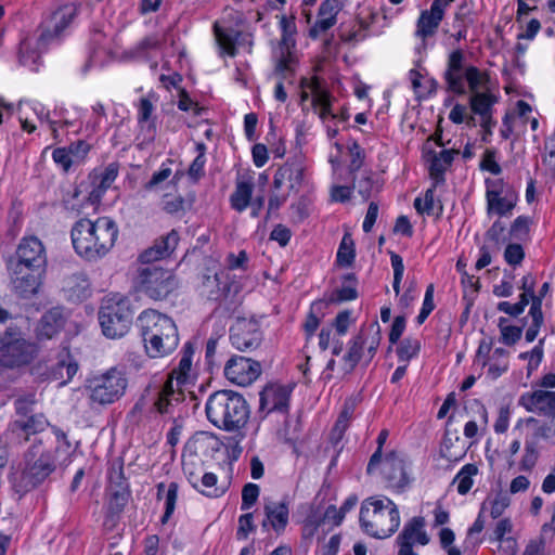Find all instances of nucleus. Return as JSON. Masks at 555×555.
Returning a JSON list of instances; mask_svg holds the SVG:
<instances>
[{
  "mask_svg": "<svg viewBox=\"0 0 555 555\" xmlns=\"http://www.w3.org/2000/svg\"><path fill=\"white\" fill-rule=\"evenodd\" d=\"M359 521L366 534L385 539L398 529L400 515L397 505L390 499L371 496L361 504Z\"/></svg>",
  "mask_w": 555,
  "mask_h": 555,
  "instance_id": "nucleus-4",
  "label": "nucleus"
},
{
  "mask_svg": "<svg viewBox=\"0 0 555 555\" xmlns=\"http://www.w3.org/2000/svg\"><path fill=\"white\" fill-rule=\"evenodd\" d=\"M49 426L50 423L43 413L17 417L9 424L5 437L11 435L22 444L28 442L31 436L43 433Z\"/></svg>",
  "mask_w": 555,
  "mask_h": 555,
  "instance_id": "nucleus-15",
  "label": "nucleus"
},
{
  "mask_svg": "<svg viewBox=\"0 0 555 555\" xmlns=\"http://www.w3.org/2000/svg\"><path fill=\"white\" fill-rule=\"evenodd\" d=\"M260 489L256 483H247L242 490V505L241 509H249L257 501Z\"/></svg>",
  "mask_w": 555,
  "mask_h": 555,
  "instance_id": "nucleus-59",
  "label": "nucleus"
},
{
  "mask_svg": "<svg viewBox=\"0 0 555 555\" xmlns=\"http://www.w3.org/2000/svg\"><path fill=\"white\" fill-rule=\"evenodd\" d=\"M424 527L425 519L421 516L413 517L404 525L402 531L397 537L398 555H417L413 551V545L415 543L426 545L429 542Z\"/></svg>",
  "mask_w": 555,
  "mask_h": 555,
  "instance_id": "nucleus-17",
  "label": "nucleus"
},
{
  "mask_svg": "<svg viewBox=\"0 0 555 555\" xmlns=\"http://www.w3.org/2000/svg\"><path fill=\"white\" fill-rule=\"evenodd\" d=\"M142 340L151 358H158L172 352L179 344L175 322L156 310L143 311L138 318Z\"/></svg>",
  "mask_w": 555,
  "mask_h": 555,
  "instance_id": "nucleus-3",
  "label": "nucleus"
},
{
  "mask_svg": "<svg viewBox=\"0 0 555 555\" xmlns=\"http://www.w3.org/2000/svg\"><path fill=\"white\" fill-rule=\"evenodd\" d=\"M264 515L271 521V528L281 533L288 524L289 508L286 502H268L263 506Z\"/></svg>",
  "mask_w": 555,
  "mask_h": 555,
  "instance_id": "nucleus-34",
  "label": "nucleus"
},
{
  "mask_svg": "<svg viewBox=\"0 0 555 555\" xmlns=\"http://www.w3.org/2000/svg\"><path fill=\"white\" fill-rule=\"evenodd\" d=\"M454 442H460V437L455 436L452 438L447 431L440 448V454L442 457L449 461H459L465 455V450L463 447L457 452L452 450Z\"/></svg>",
  "mask_w": 555,
  "mask_h": 555,
  "instance_id": "nucleus-52",
  "label": "nucleus"
},
{
  "mask_svg": "<svg viewBox=\"0 0 555 555\" xmlns=\"http://www.w3.org/2000/svg\"><path fill=\"white\" fill-rule=\"evenodd\" d=\"M249 416L246 400L232 390H219L210 395V423L225 430L245 425Z\"/></svg>",
  "mask_w": 555,
  "mask_h": 555,
  "instance_id": "nucleus-5",
  "label": "nucleus"
},
{
  "mask_svg": "<svg viewBox=\"0 0 555 555\" xmlns=\"http://www.w3.org/2000/svg\"><path fill=\"white\" fill-rule=\"evenodd\" d=\"M109 494V502L104 525L113 528L117 524L119 515L122 513L129 501L130 491L129 489H122L120 492L112 491Z\"/></svg>",
  "mask_w": 555,
  "mask_h": 555,
  "instance_id": "nucleus-35",
  "label": "nucleus"
},
{
  "mask_svg": "<svg viewBox=\"0 0 555 555\" xmlns=\"http://www.w3.org/2000/svg\"><path fill=\"white\" fill-rule=\"evenodd\" d=\"M323 305L322 301H315L310 307V311L304 323V330L308 337H311L320 325L321 317L319 313H321Z\"/></svg>",
  "mask_w": 555,
  "mask_h": 555,
  "instance_id": "nucleus-50",
  "label": "nucleus"
},
{
  "mask_svg": "<svg viewBox=\"0 0 555 555\" xmlns=\"http://www.w3.org/2000/svg\"><path fill=\"white\" fill-rule=\"evenodd\" d=\"M76 253L89 260L104 257L114 246L118 236V227L109 217H100L95 221L78 220L70 232Z\"/></svg>",
  "mask_w": 555,
  "mask_h": 555,
  "instance_id": "nucleus-1",
  "label": "nucleus"
},
{
  "mask_svg": "<svg viewBox=\"0 0 555 555\" xmlns=\"http://www.w3.org/2000/svg\"><path fill=\"white\" fill-rule=\"evenodd\" d=\"M230 340L234 348L243 352L258 348L262 341L259 323L254 319L237 318L230 327Z\"/></svg>",
  "mask_w": 555,
  "mask_h": 555,
  "instance_id": "nucleus-13",
  "label": "nucleus"
},
{
  "mask_svg": "<svg viewBox=\"0 0 555 555\" xmlns=\"http://www.w3.org/2000/svg\"><path fill=\"white\" fill-rule=\"evenodd\" d=\"M357 283L358 281L353 273L345 274L343 276L341 286L332 293L330 302H343L356 299L358 297Z\"/></svg>",
  "mask_w": 555,
  "mask_h": 555,
  "instance_id": "nucleus-40",
  "label": "nucleus"
},
{
  "mask_svg": "<svg viewBox=\"0 0 555 555\" xmlns=\"http://www.w3.org/2000/svg\"><path fill=\"white\" fill-rule=\"evenodd\" d=\"M165 499V513L160 519L162 524L165 525L175 512L176 503L178 499V483L170 482L168 487L160 482L157 485V499Z\"/></svg>",
  "mask_w": 555,
  "mask_h": 555,
  "instance_id": "nucleus-38",
  "label": "nucleus"
},
{
  "mask_svg": "<svg viewBox=\"0 0 555 555\" xmlns=\"http://www.w3.org/2000/svg\"><path fill=\"white\" fill-rule=\"evenodd\" d=\"M214 34L220 56L234 57L237 54V39L241 31L225 22L214 23Z\"/></svg>",
  "mask_w": 555,
  "mask_h": 555,
  "instance_id": "nucleus-28",
  "label": "nucleus"
},
{
  "mask_svg": "<svg viewBox=\"0 0 555 555\" xmlns=\"http://www.w3.org/2000/svg\"><path fill=\"white\" fill-rule=\"evenodd\" d=\"M528 304L529 300L527 298V295H520L518 302L511 304L508 301H501L498 304L496 308L499 311L509 314L511 317H518L524 312Z\"/></svg>",
  "mask_w": 555,
  "mask_h": 555,
  "instance_id": "nucleus-57",
  "label": "nucleus"
},
{
  "mask_svg": "<svg viewBox=\"0 0 555 555\" xmlns=\"http://www.w3.org/2000/svg\"><path fill=\"white\" fill-rule=\"evenodd\" d=\"M62 291L68 300L79 302L90 295V283L85 273H74L64 278Z\"/></svg>",
  "mask_w": 555,
  "mask_h": 555,
  "instance_id": "nucleus-31",
  "label": "nucleus"
},
{
  "mask_svg": "<svg viewBox=\"0 0 555 555\" xmlns=\"http://www.w3.org/2000/svg\"><path fill=\"white\" fill-rule=\"evenodd\" d=\"M38 346L22 336H13L0 345V365L7 370H20L29 365L38 356Z\"/></svg>",
  "mask_w": 555,
  "mask_h": 555,
  "instance_id": "nucleus-12",
  "label": "nucleus"
},
{
  "mask_svg": "<svg viewBox=\"0 0 555 555\" xmlns=\"http://www.w3.org/2000/svg\"><path fill=\"white\" fill-rule=\"evenodd\" d=\"M498 99L490 92H475L469 98V106L474 114L489 118L492 115V107Z\"/></svg>",
  "mask_w": 555,
  "mask_h": 555,
  "instance_id": "nucleus-39",
  "label": "nucleus"
},
{
  "mask_svg": "<svg viewBox=\"0 0 555 555\" xmlns=\"http://www.w3.org/2000/svg\"><path fill=\"white\" fill-rule=\"evenodd\" d=\"M127 387L126 372L117 366L89 376L85 384L90 402L101 406L118 401L125 395Z\"/></svg>",
  "mask_w": 555,
  "mask_h": 555,
  "instance_id": "nucleus-6",
  "label": "nucleus"
},
{
  "mask_svg": "<svg viewBox=\"0 0 555 555\" xmlns=\"http://www.w3.org/2000/svg\"><path fill=\"white\" fill-rule=\"evenodd\" d=\"M133 311L126 298H106L99 310V322L103 334L108 338L124 336L130 328Z\"/></svg>",
  "mask_w": 555,
  "mask_h": 555,
  "instance_id": "nucleus-8",
  "label": "nucleus"
},
{
  "mask_svg": "<svg viewBox=\"0 0 555 555\" xmlns=\"http://www.w3.org/2000/svg\"><path fill=\"white\" fill-rule=\"evenodd\" d=\"M17 261L11 266L44 268L47 256L44 247L36 236L24 237L16 249Z\"/></svg>",
  "mask_w": 555,
  "mask_h": 555,
  "instance_id": "nucleus-20",
  "label": "nucleus"
},
{
  "mask_svg": "<svg viewBox=\"0 0 555 555\" xmlns=\"http://www.w3.org/2000/svg\"><path fill=\"white\" fill-rule=\"evenodd\" d=\"M116 176H86L76 186L75 196H82V199L90 204H99L103 194L112 186Z\"/></svg>",
  "mask_w": 555,
  "mask_h": 555,
  "instance_id": "nucleus-23",
  "label": "nucleus"
},
{
  "mask_svg": "<svg viewBox=\"0 0 555 555\" xmlns=\"http://www.w3.org/2000/svg\"><path fill=\"white\" fill-rule=\"evenodd\" d=\"M356 257L354 243L350 234L346 233L343 236L338 251L337 262L340 266L349 267L352 264Z\"/></svg>",
  "mask_w": 555,
  "mask_h": 555,
  "instance_id": "nucleus-46",
  "label": "nucleus"
},
{
  "mask_svg": "<svg viewBox=\"0 0 555 555\" xmlns=\"http://www.w3.org/2000/svg\"><path fill=\"white\" fill-rule=\"evenodd\" d=\"M56 469V457L43 447L41 439H35L24 452L20 466L12 472L10 481L16 493L25 494L37 487Z\"/></svg>",
  "mask_w": 555,
  "mask_h": 555,
  "instance_id": "nucleus-2",
  "label": "nucleus"
},
{
  "mask_svg": "<svg viewBox=\"0 0 555 555\" xmlns=\"http://www.w3.org/2000/svg\"><path fill=\"white\" fill-rule=\"evenodd\" d=\"M465 54L462 49L453 50L447 61V67L443 73L446 90L456 95H464L466 88L464 83Z\"/></svg>",
  "mask_w": 555,
  "mask_h": 555,
  "instance_id": "nucleus-16",
  "label": "nucleus"
},
{
  "mask_svg": "<svg viewBox=\"0 0 555 555\" xmlns=\"http://www.w3.org/2000/svg\"><path fill=\"white\" fill-rule=\"evenodd\" d=\"M367 338L369 337H365V333L360 331V333L350 340L349 349L343 358L345 362V371L347 373L352 372L360 362Z\"/></svg>",
  "mask_w": 555,
  "mask_h": 555,
  "instance_id": "nucleus-37",
  "label": "nucleus"
},
{
  "mask_svg": "<svg viewBox=\"0 0 555 555\" xmlns=\"http://www.w3.org/2000/svg\"><path fill=\"white\" fill-rule=\"evenodd\" d=\"M291 390L283 386H269L260 392V410L286 414L289 408Z\"/></svg>",
  "mask_w": 555,
  "mask_h": 555,
  "instance_id": "nucleus-26",
  "label": "nucleus"
},
{
  "mask_svg": "<svg viewBox=\"0 0 555 555\" xmlns=\"http://www.w3.org/2000/svg\"><path fill=\"white\" fill-rule=\"evenodd\" d=\"M37 402V393L35 391H26L17 395L13 401L16 416L23 417L35 414L34 408Z\"/></svg>",
  "mask_w": 555,
  "mask_h": 555,
  "instance_id": "nucleus-42",
  "label": "nucleus"
},
{
  "mask_svg": "<svg viewBox=\"0 0 555 555\" xmlns=\"http://www.w3.org/2000/svg\"><path fill=\"white\" fill-rule=\"evenodd\" d=\"M487 212L489 216H511L518 202L515 186L500 176L486 179Z\"/></svg>",
  "mask_w": 555,
  "mask_h": 555,
  "instance_id": "nucleus-10",
  "label": "nucleus"
},
{
  "mask_svg": "<svg viewBox=\"0 0 555 555\" xmlns=\"http://www.w3.org/2000/svg\"><path fill=\"white\" fill-rule=\"evenodd\" d=\"M216 301L218 305L215 307L212 315L220 320L230 318L240 306L237 287L225 282L223 284L222 293L216 297Z\"/></svg>",
  "mask_w": 555,
  "mask_h": 555,
  "instance_id": "nucleus-32",
  "label": "nucleus"
},
{
  "mask_svg": "<svg viewBox=\"0 0 555 555\" xmlns=\"http://www.w3.org/2000/svg\"><path fill=\"white\" fill-rule=\"evenodd\" d=\"M474 156L473 145L467 143L463 152L454 147L442 149L439 153L433 152L430 158L429 173H444L453 163H466Z\"/></svg>",
  "mask_w": 555,
  "mask_h": 555,
  "instance_id": "nucleus-21",
  "label": "nucleus"
},
{
  "mask_svg": "<svg viewBox=\"0 0 555 555\" xmlns=\"http://www.w3.org/2000/svg\"><path fill=\"white\" fill-rule=\"evenodd\" d=\"M350 164L349 170L351 173L359 171L363 165L364 150L357 143L353 142L349 146Z\"/></svg>",
  "mask_w": 555,
  "mask_h": 555,
  "instance_id": "nucleus-61",
  "label": "nucleus"
},
{
  "mask_svg": "<svg viewBox=\"0 0 555 555\" xmlns=\"http://www.w3.org/2000/svg\"><path fill=\"white\" fill-rule=\"evenodd\" d=\"M382 474L390 488L400 490L409 483L405 461L395 451L389 452L383 461Z\"/></svg>",
  "mask_w": 555,
  "mask_h": 555,
  "instance_id": "nucleus-24",
  "label": "nucleus"
},
{
  "mask_svg": "<svg viewBox=\"0 0 555 555\" xmlns=\"http://www.w3.org/2000/svg\"><path fill=\"white\" fill-rule=\"evenodd\" d=\"M90 149H91V145L83 140H78L76 142H73L67 147L70 158L73 160V164L76 165V164L81 163L86 158Z\"/></svg>",
  "mask_w": 555,
  "mask_h": 555,
  "instance_id": "nucleus-58",
  "label": "nucleus"
},
{
  "mask_svg": "<svg viewBox=\"0 0 555 555\" xmlns=\"http://www.w3.org/2000/svg\"><path fill=\"white\" fill-rule=\"evenodd\" d=\"M525 257V251L519 244H508L504 251V258L511 266L519 264Z\"/></svg>",
  "mask_w": 555,
  "mask_h": 555,
  "instance_id": "nucleus-63",
  "label": "nucleus"
},
{
  "mask_svg": "<svg viewBox=\"0 0 555 555\" xmlns=\"http://www.w3.org/2000/svg\"><path fill=\"white\" fill-rule=\"evenodd\" d=\"M11 271L13 289L17 295L28 298L38 292L44 268L11 266Z\"/></svg>",
  "mask_w": 555,
  "mask_h": 555,
  "instance_id": "nucleus-18",
  "label": "nucleus"
},
{
  "mask_svg": "<svg viewBox=\"0 0 555 555\" xmlns=\"http://www.w3.org/2000/svg\"><path fill=\"white\" fill-rule=\"evenodd\" d=\"M529 314L532 318V323L526 332V340L531 343L538 336L539 330L543 324V313L540 310V299H535L530 307Z\"/></svg>",
  "mask_w": 555,
  "mask_h": 555,
  "instance_id": "nucleus-48",
  "label": "nucleus"
},
{
  "mask_svg": "<svg viewBox=\"0 0 555 555\" xmlns=\"http://www.w3.org/2000/svg\"><path fill=\"white\" fill-rule=\"evenodd\" d=\"M542 533L540 537L530 540L521 555H547L546 543Z\"/></svg>",
  "mask_w": 555,
  "mask_h": 555,
  "instance_id": "nucleus-64",
  "label": "nucleus"
},
{
  "mask_svg": "<svg viewBox=\"0 0 555 555\" xmlns=\"http://www.w3.org/2000/svg\"><path fill=\"white\" fill-rule=\"evenodd\" d=\"M519 404L528 412H538L552 418L555 427V391L534 390L520 396Z\"/></svg>",
  "mask_w": 555,
  "mask_h": 555,
  "instance_id": "nucleus-22",
  "label": "nucleus"
},
{
  "mask_svg": "<svg viewBox=\"0 0 555 555\" xmlns=\"http://www.w3.org/2000/svg\"><path fill=\"white\" fill-rule=\"evenodd\" d=\"M341 10L340 0H324L318 11V20L309 29V37L318 39L337 23V14Z\"/></svg>",
  "mask_w": 555,
  "mask_h": 555,
  "instance_id": "nucleus-25",
  "label": "nucleus"
},
{
  "mask_svg": "<svg viewBox=\"0 0 555 555\" xmlns=\"http://www.w3.org/2000/svg\"><path fill=\"white\" fill-rule=\"evenodd\" d=\"M253 190L254 183L249 179H237L230 196L231 207L238 212L244 211L250 205Z\"/></svg>",
  "mask_w": 555,
  "mask_h": 555,
  "instance_id": "nucleus-36",
  "label": "nucleus"
},
{
  "mask_svg": "<svg viewBox=\"0 0 555 555\" xmlns=\"http://www.w3.org/2000/svg\"><path fill=\"white\" fill-rule=\"evenodd\" d=\"M18 334L21 332L12 324L10 313L5 309L0 310V345Z\"/></svg>",
  "mask_w": 555,
  "mask_h": 555,
  "instance_id": "nucleus-49",
  "label": "nucleus"
},
{
  "mask_svg": "<svg viewBox=\"0 0 555 555\" xmlns=\"http://www.w3.org/2000/svg\"><path fill=\"white\" fill-rule=\"evenodd\" d=\"M66 315L64 309L54 307L47 311L38 325L37 334L39 338L50 339L56 335L65 325Z\"/></svg>",
  "mask_w": 555,
  "mask_h": 555,
  "instance_id": "nucleus-33",
  "label": "nucleus"
},
{
  "mask_svg": "<svg viewBox=\"0 0 555 555\" xmlns=\"http://www.w3.org/2000/svg\"><path fill=\"white\" fill-rule=\"evenodd\" d=\"M373 178V176H361V178L353 183V188H358L359 194L364 199H367L373 191H378L382 186L380 181Z\"/></svg>",
  "mask_w": 555,
  "mask_h": 555,
  "instance_id": "nucleus-53",
  "label": "nucleus"
},
{
  "mask_svg": "<svg viewBox=\"0 0 555 555\" xmlns=\"http://www.w3.org/2000/svg\"><path fill=\"white\" fill-rule=\"evenodd\" d=\"M441 5L440 1H434L429 10H425L421 13L416 25V36L425 39L436 33L444 16Z\"/></svg>",
  "mask_w": 555,
  "mask_h": 555,
  "instance_id": "nucleus-30",
  "label": "nucleus"
},
{
  "mask_svg": "<svg viewBox=\"0 0 555 555\" xmlns=\"http://www.w3.org/2000/svg\"><path fill=\"white\" fill-rule=\"evenodd\" d=\"M539 457L538 450L535 448V444L533 442H526L525 446V453L520 462V469L521 470H531Z\"/></svg>",
  "mask_w": 555,
  "mask_h": 555,
  "instance_id": "nucleus-60",
  "label": "nucleus"
},
{
  "mask_svg": "<svg viewBox=\"0 0 555 555\" xmlns=\"http://www.w3.org/2000/svg\"><path fill=\"white\" fill-rule=\"evenodd\" d=\"M420 348L421 343L418 339L408 337L400 343L397 354L401 361L408 362L418 353Z\"/></svg>",
  "mask_w": 555,
  "mask_h": 555,
  "instance_id": "nucleus-51",
  "label": "nucleus"
},
{
  "mask_svg": "<svg viewBox=\"0 0 555 555\" xmlns=\"http://www.w3.org/2000/svg\"><path fill=\"white\" fill-rule=\"evenodd\" d=\"M180 236L176 230L157 238L154 244L140 255L142 263H151L169 257L177 248Z\"/></svg>",
  "mask_w": 555,
  "mask_h": 555,
  "instance_id": "nucleus-27",
  "label": "nucleus"
},
{
  "mask_svg": "<svg viewBox=\"0 0 555 555\" xmlns=\"http://www.w3.org/2000/svg\"><path fill=\"white\" fill-rule=\"evenodd\" d=\"M479 169L482 171H489L490 173H500L501 168L495 159V151L486 150L482 158L479 162Z\"/></svg>",
  "mask_w": 555,
  "mask_h": 555,
  "instance_id": "nucleus-62",
  "label": "nucleus"
},
{
  "mask_svg": "<svg viewBox=\"0 0 555 555\" xmlns=\"http://www.w3.org/2000/svg\"><path fill=\"white\" fill-rule=\"evenodd\" d=\"M225 377L240 386H248L261 374V364L242 356H233L224 366Z\"/></svg>",
  "mask_w": 555,
  "mask_h": 555,
  "instance_id": "nucleus-14",
  "label": "nucleus"
},
{
  "mask_svg": "<svg viewBox=\"0 0 555 555\" xmlns=\"http://www.w3.org/2000/svg\"><path fill=\"white\" fill-rule=\"evenodd\" d=\"M208 457V434L196 433L185 443L182 454L183 470L193 488L206 494L208 488V469L206 460Z\"/></svg>",
  "mask_w": 555,
  "mask_h": 555,
  "instance_id": "nucleus-7",
  "label": "nucleus"
},
{
  "mask_svg": "<svg viewBox=\"0 0 555 555\" xmlns=\"http://www.w3.org/2000/svg\"><path fill=\"white\" fill-rule=\"evenodd\" d=\"M78 8L76 4H65L55 11L50 21L43 26L38 38L40 47L47 46L52 39L61 36L62 31L69 25L76 16Z\"/></svg>",
  "mask_w": 555,
  "mask_h": 555,
  "instance_id": "nucleus-19",
  "label": "nucleus"
},
{
  "mask_svg": "<svg viewBox=\"0 0 555 555\" xmlns=\"http://www.w3.org/2000/svg\"><path fill=\"white\" fill-rule=\"evenodd\" d=\"M531 219L526 216L517 217L511 225L509 234L516 240H524L529 234Z\"/></svg>",
  "mask_w": 555,
  "mask_h": 555,
  "instance_id": "nucleus-56",
  "label": "nucleus"
},
{
  "mask_svg": "<svg viewBox=\"0 0 555 555\" xmlns=\"http://www.w3.org/2000/svg\"><path fill=\"white\" fill-rule=\"evenodd\" d=\"M79 370V363L68 347H63L56 357V362L52 367L51 376L59 380L60 385H66L70 382Z\"/></svg>",
  "mask_w": 555,
  "mask_h": 555,
  "instance_id": "nucleus-29",
  "label": "nucleus"
},
{
  "mask_svg": "<svg viewBox=\"0 0 555 555\" xmlns=\"http://www.w3.org/2000/svg\"><path fill=\"white\" fill-rule=\"evenodd\" d=\"M435 191L433 189H428L425 192L424 198L416 197L414 201V208L420 215H434L435 207Z\"/></svg>",
  "mask_w": 555,
  "mask_h": 555,
  "instance_id": "nucleus-55",
  "label": "nucleus"
},
{
  "mask_svg": "<svg viewBox=\"0 0 555 555\" xmlns=\"http://www.w3.org/2000/svg\"><path fill=\"white\" fill-rule=\"evenodd\" d=\"M469 11L467 9V3H462L454 15L453 27L456 29V33L453 35L455 41L460 42L461 40H465L467 36V29L472 24V21L468 17Z\"/></svg>",
  "mask_w": 555,
  "mask_h": 555,
  "instance_id": "nucleus-43",
  "label": "nucleus"
},
{
  "mask_svg": "<svg viewBox=\"0 0 555 555\" xmlns=\"http://www.w3.org/2000/svg\"><path fill=\"white\" fill-rule=\"evenodd\" d=\"M464 81L468 83V88L472 94L479 92V88L486 86L489 82V75L487 72H481L478 67L469 65L464 72Z\"/></svg>",
  "mask_w": 555,
  "mask_h": 555,
  "instance_id": "nucleus-44",
  "label": "nucleus"
},
{
  "mask_svg": "<svg viewBox=\"0 0 555 555\" xmlns=\"http://www.w3.org/2000/svg\"><path fill=\"white\" fill-rule=\"evenodd\" d=\"M478 468L474 464H466L455 476L453 482H457V492L466 494L473 486V476L477 475Z\"/></svg>",
  "mask_w": 555,
  "mask_h": 555,
  "instance_id": "nucleus-45",
  "label": "nucleus"
},
{
  "mask_svg": "<svg viewBox=\"0 0 555 555\" xmlns=\"http://www.w3.org/2000/svg\"><path fill=\"white\" fill-rule=\"evenodd\" d=\"M506 318L499 319V328L501 332V341L507 346L515 345L521 337L522 328L507 324Z\"/></svg>",
  "mask_w": 555,
  "mask_h": 555,
  "instance_id": "nucleus-47",
  "label": "nucleus"
},
{
  "mask_svg": "<svg viewBox=\"0 0 555 555\" xmlns=\"http://www.w3.org/2000/svg\"><path fill=\"white\" fill-rule=\"evenodd\" d=\"M140 291L153 300H164L179 287V281L171 270L149 266L139 271Z\"/></svg>",
  "mask_w": 555,
  "mask_h": 555,
  "instance_id": "nucleus-11",
  "label": "nucleus"
},
{
  "mask_svg": "<svg viewBox=\"0 0 555 555\" xmlns=\"http://www.w3.org/2000/svg\"><path fill=\"white\" fill-rule=\"evenodd\" d=\"M362 331L365 333V337H369L365 347L370 354V359H372L382 339L379 325L377 322H373L372 324L369 325V327Z\"/></svg>",
  "mask_w": 555,
  "mask_h": 555,
  "instance_id": "nucleus-54",
  "label": "nucleus"
},
{
  "mask_svg": "<svg viewBox=\"0 0 555 555\" xmlns=\"http://www.w3.org/2000/svg\"><path fill=\"white\" fill-rule=\"evenodd\" d=\"M296 64V56L288 49L283 50L275 63L274 74L279 76L281 80L288 79L294 76Z\"/></svg>",
  "mask_w": 555,
  "mask_h": 555,
  "instance_id": "nucleus-41",
  "label": "nucleus"
},
{
  "mask_svg": "<svg viewBox=\"0 0 555 555\" xmlns=\"http://www.w3.org/2000/svg\"><path fill=\"white\" fill-rule=\"evenodd\" d=\"M192 344L186 343L178 369L168 375L167 380L157 393V399L153 403L152 411H155L159 414H167L170 412V408L172 406L173 402L183 400V391L180 388H175L173 379L176 378V384L178 387L186 384L188 375L192 365Z\"/></svg>",
  "mask_w": 555,
  "mask_h": 555,
  "instance_id": "nucleus-9",
  "label": "nucleus"
}]
</instances>
